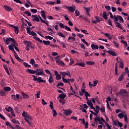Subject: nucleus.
<instances>
[{
	"instance_id": "1",
	"label": "nucleus",
	"mask_w": 129,
	"mask_h": 129,
	"mask_svg": "<svg viewBox=\"0 0 129 129\" xmlns=\"http://www.w3.org/2000/svg\"><path fill=\"white\" fill-rule=\"evenodd\" d=\"M27 72L30 73V74H36L37 76H41L42 75H45V73H44V71L43 69H37L36 71L34 70L28 69Z\"/></svg>"
},
{
	"instance_id": "2",
	"label": "nucleus",
	"mask_w": 129,
	"mask_h": 129,
	"mask_svg": "<svg viewBox=\"0 0 129 129\" xmlns=\"http://www.w3.org/2000/svg\"><path fill=\"white\" fill-rule=\"evenodd\" d=\"M32 77H33V81H38L39 83H46V80L42 79V78L40 77L37 78L34 75L32 76Z\"/></svg>"
},
{
	"instance_id": "3",
	"label": "nucleus",
	"mask_w": 129,
	"mask_h": 129,
	"mask_svg": "<svg viewBox=\"0 0 129 129\" xmlns=\"http://www.w3.org/2000/svg\"><path fill=\"white\" fill-rule=\"evenodd\" d=\"M120 96H123L124 97H128V92L125 89H121L120 90Z\"/></svg>"
},
{
	"instance_id": "4",
	"label": "nucleus",
	"mask_w": 129,
	"mask_h": 129,
	"mask_svg": "<svg viewBox=\"0 0 129 129\" xmlns=\"http://www.w3.org/2000/svg\"><path fill=\"white\" fill-rule=\"evenodd\" d=\"M34 39L39 43H41V44H43H43L46 46H47V45H50V41H48L46 40L43 41L41 40L39 37H35Z\"/></svg>"
},
{
	"instance_id": "5",
	"label": "nucleus",
	"mask_w": 129,
	"mask_h": 129,
	"mask_svg": "<svg viewBox=\"0 0 129 129\" xmlns=\"http://www.w3.org/2000/svg\"><path fill=\"white\" fill-rule=\"evenodd\" d=\"M28 118V119H27ZM26 122H27L29 126H31L32 125V123L31 122H30V121H29V119H30V120H33V118H32V116L31 115H30V114H28L26 116V117L24 118Z\"/></svg>"
},
{
	"instance_id": "6",
	"label": "nucleus",
	"mask_w": 129,
	"mask_h": 129,
	"mask_svg": "<svg viewBox=\"0 0 129 129\" xmlns=\"http://www.w3.org/2000/svg\"><path fill=\"white\" fill-rule=\"evenodd\" d=\"M10 42H12L13 44H16V42L17 41H16V40L11 37L6 38V41H5V43H6V45H10Z\"/></svg>"
},
{
	"instance_id": "7",
	"label": "nucleus",
	"mask_w": 129,
	"mask_h": 129,
	"mask_svg": "<svg viewBox=\"0 0 129 129\" xmlns=\"http://www.w3.org/2000/svg\"><path fill=\"white\" fill-rule=\"evenodd\" d=\"M24 43L27 45L29 48H31V49H35L36 45L34 44V43H32L31 41H24Z\"/></svg>"
},
{
	"instance_id": "8",
	"label": "nucleus",
	"mask_w": 129,
	"mask_h": 129,
	"mask_svg": "<svg viewBox=\"0 0 129 129\" xmlns=\"http://www.w3.org/2000/svg\"><path fill=\"white\" fill-rule=\"evenodd\" d=\"M56 59V63L58 64V65H61V66H64L65 65V63L64 62L61 60H60V56H56L55 57Z\"/></svg>"
},
{
	"instance_id": "9",
	"label": "nucleus",
	"mask_w": 129,
	"mask_h": 129,
	"mask_svg": "<svg viewBox=\"0 0 129 129\" xmlns=\"http://www.w3.org/2000/svg\"><path fill=\"white\" fill-rule=\"evenodd\" d=\"M11 97L13 100L17 101V100H19L20 99V95L18 94H17L16 95L13 94L11 95Z\"/></svg>"
},
{
	"instance_id": "10",
	"label": "nucleus",
	"mask_w": 129,
	"mask_h": 129,
	"mask_svg": "<svg viewBox=\"0 0 129 129\" xmlns=\"http://www.w3.org/2000/svg\"><path fill=\"white\" fill-rule=\"evenodd\" d=\"M10 27H12V28H14L15 29V32L17 35L19 34V27L18 26H15L13 25L10 24Z\"/></svg>"
},
{
	"instance_id": "11",
	"label": "nucleus",
	"mask_w": 129,
	"mask_h": 129,
	"mask_svg": "<svg viewBox=\"0 0 129 129\" xmlns=\"http://www.w3.org/2000/svg\"><path fill=\"white\" fill-rule=\"evenodd\" d=\"M3 8L6 12H12V11H13V8H11L10 6L5 5Z\"/></svg>"
},
{
	"instance_id": "12",
	"label": "nucleus",
	"mask_w": 129,
	"mask_h": 129,
	"mask_svg": "<svg viewBox=\"0 0 129 129\" xmlns=\"http://www.w3.org/2000/svg\"><path fill=\"white\" fill-rule=\"evenodd\" d=\"M63 114L64 115H71V113H72V110H63Z\"/></svg>"
},
{
	"instance_id": "13",
	"label": "nucleus",
	"mask_w": 129,
	"mask_h": 129,
	"mask_svg": "<svg viewBox=\"0 0 129 129\" xmlns=\"http://www.w3.org/2000/svg\"><path fill=\"white\" fill-rule=\"evenodd\" d=\"M126 74V73H122L121 75L118 78V81L121 82L122 81V79L124 78V76H125V75Z\"/></svg>"
},
{
	"instance_id": "14",
	"label": "nucleus",
	"mask_w": 129,
	"mask_h": 129,
	"mask_svg": "<svg viewBox=\"0 0 129 129\" xmlns=\"http://www.w3.org/2000/svg\"><path fill=\"white\" fill-rule=\"evenodd\" d=\"M107 52L108 54H110V55H112V56H114V57H116V56H117V53L114 51L108 50Z\"/></svg>"
},
{
	"instance_id": "15",
	"label": "nucleus",
	"mask_w": 129,
	"mask_h": 129,
	"mask_svg": "<svg viewBox=\"0 0 129 129\" xmlns=\"http://www.w3.org/2000/svg\"><path fill=\"white\" fill-rule=\"evenodd\" d=\"M108 13L107 14L105 11H103L102 17L103 18V19H104V20H105V21L108 19V18L107 17V16H108Z\"/></svg>"
},
{
	"instance_id": "16",
	"label": "nucleus",
	"mask_w": 129,
	"mask_h": 129,
	"mask_svg": "<svg viewBox=\"0 0 129 129\" xmlns=\"http://www.w3.org/2000/svg\"><path fill=\"white\" fill-rule=\"evenodd\" d=\"M68 11L71 12V13H74L75 12V7L73 8V7H67Z\"/></svg>"
},
{
	"instance_id": "17",
	"label": "nucleus",
	"mask_w": 129,
	"mask_h": 129,
	"mask_svg": "<svg viewBox=\"0 0 129 129\" xmlns=\"http://www.w3.org/2000/svg\"><path fill=\"white\" fill-rule=\"evenodd\" d=\"M14 54L16 59H17L19 62H23V60L19 57V55H18V54H17L16 52H14Z\"/></svg>"
},
{
	"instance_id": "18",
	"label": "nucleus",
	"mask_w": 129,
	"mask_h": 129,
	"mask_svg": "<svg viewBox=\"0 0 129 129\" xmlns=\"http://www.w3.org/2000/svg\"><path fill=\"white\" fill-rule=\"evenodd\" d=\"M67 96V95H66V94H60L58 95V97H57V99H59V98H60L61 100L64 99Z\"/></svg>"
},
{
	"instance_id": "19",
	"label": "nucleus",
	"mask_w": 129,
	"mask_h": 129,
	"mask_svg": "<svg viewBox=\"0 0 129 129\" xmlns=\"http://www.w3.org/2000/svg\"><path fill=\"white\" fill-rule=\"evenodd\" d=\"M114 23L116 24V27L117 28H119L121 30H122L123 28L122 27H121V24L120 23H118V22H114Z\"/></svg>"
},
{
	"instance_id": "20",
	"label": "nucleus",
	"mask_w": 129,
	"mask_h": 129,
	"mask_svg": "<svg viewBox=\"0 0 129 129\" xmlns=\"http://www.w3.org/2000/svg\"><path fill=\"white\" fill-rule=\"evenodd\" d=\"M48 82L50 84H51V83H53L54 82V80L53 79V75H50L49 76V78L48 80Z\"/></svg>"
},
{
	"instance_id": "21",
	"label": "nucleus",
	"mask_w": 129,
	"mask_h": 129,
	"mask_svg": "<svg viewBox=\"0 0 129 129\" xmlns=\"http://www.w3.org/2000/svg\"><path fill=\"white\" fill-rule=\"evenodd\" d=\"M91 48L93 50H96L97 49H98L99 48V46H98V45H97L92 44Z\"/></svg>"
},
{
	"instance_id": "22",
	"label": "nucleus",
	"mask_w": 129,
	"mask_h": 129,
	"mask_svg": "<svg viewBox=\"0 0 129 129\" xmlns=\"http://www.w3.org/2000/svg\"><path fill=\"white\" fill-rule=\"evenodd\" d=\"M59 73L60 75L62 76V77H63V78H65V76H66V75H68V73L66 72H60Z\"/></svg>"
},
{
	"instance_id": "23",
	"label": "nucleus",
	"mask_w": 129,
	"mask_h": 129,
	"mask_svg": "<svg viewBox=\"0 0 129 129\" xmlns=\"http://www.w3.org/2000/svg\"><path fill=\"white\" fill-rule=\"evenodd\" d=\"M86 64L87 65H95V62H94V61H86Z\"/></svg>"
},
{
	"instance_id": "24",
	"label": "nucleus",
	"mask_w": 129,
	"mask_h": 129,
	"mask_svg": "<svg viewBox=\"0 0 129 129\" xmlns=\"http://www.w3.org/2000/svg\"><path fill=\"white\" fill-rule=\"evenodd\" d=\"M9 49L11 51H12V52H13L14 53L16 52V51H15V49H14V47H13L12 44H11L10 45H9Z\"/></svg>"
},
{
	"instance_id": "25",
	"label": "nucleus",
	"mask_w": 129,
	"mask_h": 129,
	"mask_svg": "<svg viewBox=\"0 0 129 129\" xmlns=\"http://www.w3.org/2000/svg\"><path fill=\"white\" fill-rule=\"evenodd\" d=\"M52 112H53V116L54 117L57 116V115H58V113H57V112L56 111V110L54 109H52Z\"/></svg>"
},
{
	"instance_id": "26",
	"label": "nucleus",
	"mask_w": 129,
	"mask_h": 129,
	"mask_svg": "<svg viewBox=\"0 0 129 129\" xmlns=\"http://www.w3.org/2000/svg\"><path fill=\"white\" fill-rule=\"evenodd\" d=\"M76 65H79V66H81V67H85V63H84V62H81V63L77 62Z\"/></svg>"
},
{
	"instance_id": "27",
	"label": "nucleus",
	"mask_w": 129,
	"mask_h": 129,
	"mask_svg": "<svg viewBox=\"0 0 129 129\" xmlns=\"http://www.w3.org/2000/svg\"><path fill=\"white\" fill-rule=\"evenodd\" d=\"M123 113H124V112H123V113H119L118 115V117L121 119L122 118H123V117L124 116V115H123Z\"/></svg>"
},
{
	"instance_id": "28",
	"label": "nucleus",
	"mask_w": 129,
	"mask_h": 129,
	"mask_svg": "<svg viewBox=\"0 0 129 129\" xmlns=\"http://www.w3.org/2000/svg\"><path fill=\"white\" fill-rule=\"evenodd\" d=\"M30 28L29 26H27L26 27L27 33V34H29V35H30L31 33H32V31H31V30H30Z\"/></svg>"
},
{
	"instance_id": "29",
	"label": "nucleus",
	"mask_w": 129,
	"mask_h": 129,
	"mask_svg": "<svg viewBox=\"0 0 129 129\" xmlns=\"http://www.w3.org/2000/svg\"><path fill=\"white\" fill-rule=\"evenodd\" d=\"M100 120V117H96L94 118V121L96 123H97V122H99Z\"/></svg>"
},
{
	"instance_id": "30",
	"label": "nucleus",
	"mask_w": 129,
	"mask_h": 129,
	"mask_svg": "<svg viewBox=\"0 0 129 129\" xmlns=\"http://www.w3.org/2000/svg\"><path fill=\"white\" fill-rule=\"evenodd\" d=\"M22 94L23 98H28L29 97V95L27 94H25V93H24V92H22Z\"/></svg>"
},
{
	"instance_id": "31",
	"label": "nucleus",
	"mask_w": 129,
	"mask_h": 129,
	"mask_svg": "<svg viewBox=\"0 0 129 129\" xmlns=\"http://www.w3.org/2000/svg\"><path fill=\"white\" fill-rule=\"evenodd\" d=\"M33 22H40V19L36 16L35 18L33 19Z\"/></svg>"
},
{
	"instance_id": "32",
	"label": "nucleus",
	"mask_w": 129,
	"mask_h": 129,
	"mask_svg": "<svg viewBox=\"0 0 129 129\" xmlns=\"http://www.w3.org/2000/svg\"><path fill=\"white\" fill-rule=\"evenodd\" d=\"M25 15H27L28 17H31L32 16V14L30 13L29 11H25V12H23Z\"/></svg>"
},
{
	"instance_id": "33",
	"label": "nucleus",
	"mask_w": 129,
	"mask_h": 129,
	"mask_svg": "<svg viewBox=\"0 0 129 129\" xmlns=\"http://www.w3.org/2000/svg\"><path fill=\"white\" fill-rule=\"evenodd\" d=\"M117 18H118V19L119 20V21H120L121 22H124V21L123 20V18H122V17L119 16V15H117Z\"/></svg>"
},
{
	"instance_id": "34",
	"label": "nucleus",
	"mask_w": 129,
	"mask_h": 129,
	"mask_svg": "<svg viewBox=\"0 0 129 129\" xmlns=\"http://www.w3.org/2000/svg\"><path fill=\"white\" fill-rule=\"evenodd\" d=\"M30 36H33V37H37L38 35L35 32L31 31V33H30Z\"/></svg>"
},
{
	"instance_id": "35",
	"label": "nucleus",
	"mask_w": 129,
	"mask_h": 129,
	"mask_svg": "<svg viewBox=\"0 0 129 129\" xmlns=\"http://www.w3.org/2000/svg\"><path fill=\"white\" fill-rule=\"evenodd\" d=\"M107 23L109 26H111V27H113V26L112 25V21H111V19H109L107 20Z\"/></svg>"
},
{
	"instance_id": "36",
	"label": "nucleus",
	"mask_w": 129,
	"mask_h": 129,
	"mask_svg": "<svg viewBox=\"0 0 129 129\" xmlns=\"http://www.w3.org/2000/svg\"><path fill=\"white\" fill-rule=\"evenodd\" d=\"M124 121L126 122H128V120H127V115H126V114H125L124 115Z\"/></svg>"
},
{
	"instance_id": "37",
	"label": "nucleus",
	"mask_w": 129,
	"mask_h": 129,
	"mask_svg": "<svg viewBox=\"0 0 129 129\" xmlns=\"http://www.w3.org/2000/svg\"><path fill=\"white\" fill-rule=\"evenodd\" d=\"M28 113L26 112L25 111H23V113H22V116H23V117H27V115H28Z\"/></svg>"
},
{
	"instance_id": "38",
	"label": "nucleus",
	"mask_w": 129,
	"mask_h": 129,
	"mask_svg": "<svg viewBox=\"0 0 129 129\" xmlns=\"http://www.w3.org/2000/svg\"><path fill=\"white\" fill-rule=\"evenodd\" d=\"M55 78H56V80H61V79H62V77H61V75H57L56 76Z\"/></svg>"
},
{
	"instance_id": "39",
	"label": "nucleus",
	"mask_w": 129,
	"mask_h": 129,
	"mask_svg": "<svg viewBox=\"0 0 129 129\" xmlns=\"http://www.w3.org/2000/svg\"><path fill=\"white\" fill-rule=\"evenodd\" d=\"M121 43L123 44L125 47H127V42L124 40H121Z\"/></svg>"
},
{
	"instance_id": "40",
	"label": "nucleus",
	"mask_w": 129,
	"mask_h": 129,
	"mask_svg": "<svg viewBox=\"0 0 129 129\" xmlns=\"http://www.w3.org/2000/svg\"><path fill=\"white\" fill-rule=\"evenodd\" d=\"M62 81H63V82L64 83H68V82H69L68 79H65V78H64V77H62Z\"/></svg>"
},
{
	"instance_id": "41",
	"label": "nucleus",
	"mask_w": 129,
	"mask_h": 129,
	"mask_svg": "<svg viewBox=\"0 0 129 129\" xmlns=\"http://www.w3.org/2000/svg\"><path fill=\"white\" fill-rule=\"evenodd\" d=\"M100 109L101 110V112L102 113L105 112V107L104 106H102V108H101Z\"/></svg>"
},
{
	"instance_id": "42",
	"label": "nucleus",
	"mask_w": 129,
	"mask_h": 129,
	"mask_svg": "<svg viewBox=\"0 0 129 129\" xmlns=\"http://www.w3.org/2000/svg\"><path fill=\"white\" fill-rule=\"evenodd\" d=\"M81 41L83 42V43H84V44H86L87 46H89V44H88V42H87L85 39H82Z\"/></svg>"
},
{
	"instance_id": "43",
	"label": "nucleus",
	"mask_w": 129,
	"mask_h": 129,
	"mask_svg": "<svg viewBox=\"0 0 129 129\" xmlns=\"http://www.w3.org/2000/svg\"><path fill=\"white\" fill-rule=\"evenodd\" d=\"M113 44H114V46H115L116 48H118L119 47V44H118V43L115 41H113Z\"/></svg>"
},
{
	"instance_id": "44",
	"label": "nucleus",
	"mask_w": 129,
	"mask_h": 129,
	"mask_svg": "<svg viewBox=\"0 0 129 129\" xmlns=\"http://www.w3.org/2000/svg\"><path fill=\"white\" fill-rule=\"evenodd\" d=\"M4 89L6 91H11V87H4Z\"/></svg>"
},
{
	"instance_id": "45",
	"label": "nucleus",
	"mask_w": 129,
	"mask_h": 129,
	"mask_svg": "<svg viewBox=\"0 0 129 129\" xmlns=\"http://www.w3.org/2000/svg\"><path fill=\"white\" fill-rule=\"evenodd\" d=\"M83 106V108H80V110H82V109H84V108H86V109H87V108H88V106H87L86 104H84Z\"/></svg>"
},
{
	"instance_id": "46",
	"label": "nucleus",
	"mask_w": 129,
	"mask_h": 129,
	"mask_svg": "<svg viewBox=\"0 0 129 129\" xmlns=\"http://www.w3.org/2000/svg\"><path fill=\"white\" fill-rule=\"evenodd\" d=\"M47 31H49L50 32H50L49 35H51L52 34H54V31L53 30V29H52L50 28H47Z\"/></svg>"
},
{
	"instance_id": "47",
	"label": "nucleus",
	"mask_w": 129,
	"mask_h": 129,
	"mask_svg": "<svg viewBox=\"0 0 129 129\" xmlns=\"http://www.w3.org/2000/svg\"><path fill=\"white\" fill-rule=\"evenodd\" d=\"M104 35L106 37H107V38H108L109 40H111V39H112V38H111V36H109V34L105 33Z\"/></svg>"
},
{
	"instance_id": "48",
	"label": "nucleus",
	"mask_w": 129,
	"mask_h": 129,
	"mask_svg": "<svg viewBox=\"0 0 129 129\" xmlns=\"http://www.w3.org/2000/svg\"><path fill=\"white\" fill-rule=\"evenodd\" d=\"M58 35L59 37H61L62 38H65V35L62 33V32H58Z\"/></svg>"
},
{
	"instance_id": "49",
	"label": "nucleus",
	"mask_w": 129,
	"mask_h": 129,
	"mask_svg": "<svg viewBox=\"0 0 129 129\" xmlns=\"http://www.w3.org/2000/svg\"><path fill=\"white\" fill-rule=\"evenodd\" d=\"M5 110L8 112H10V111H11L13 110V108L11 107H9L8 108H5Z\"/></svg>"
},
{
	"instance_id": "50",
	"label": "nucleus",
	"mask_w": 129,
	"mask_h": 129,
	"mask_svg": "<svg viewBox=\"0 0 129 129\" xmlns=\"http://www.w3.org/2000/svg\"><path fill=\"white\" fill-rule=\"evenodd\" d=\"M49 107H50V108H51L52 110L54 109V107H53V101H50V102Z\"/></svg>"
},
{
	"instance_id": "51",
	"label": "nucleus",
	"mask_w": 129,
	"mask_h": 129,
	"mask_svg": "<svg viewBox=\"0 0 129 129\" xmlns=\"http://www.w3.org/2000/svg\"><path fill=\"white\" fill-rule=\"evenodd\" d=\"M75 14L76 17H78V16H79L80 15V12H79V11L76 10L75 12Z\"/></svg>"
},
{
	"instance_id": "52",
	"label": "nucleus",
	"mask_w": 129,
	"mask_h": 129,
	"mask_svg": "<svg viewBox=\"0 0 129 129\" xmlns=\"http://www.w3.org/2000/svg\"><path fill=\"white\" fill-rule=\"evenodd\" d=\"M11 121L13 122V123H20V122H19L18 120H16L15 119H13Z\"/></svg>"
},
{
	"instance_id": "53",
	"label": "nucleus",
	"mask_w": 129,
	"mask_h": 129,
	"mask_svg": "<svg viewBox=\"0 0 129 129\" xmlns=\"http://www.w3.org/2000/svg\"><path fill=\"white\" fill-rule=\"evenodd\" d=\"M59 26L60 28H61V29H64V28H65V26L62 23H59Z\"/></svg>"
},
{
	"instance_id": "54",
	"label": "nucleus",
	"mask_w": 129,
	"mask_h": 129,
	"mask_svg": "<svg viewBox=\"0 0 129 129\" xmlns=\"http://www.w3.org/2000/svg\"><path fill=\"white\" fill-rule=\"evenodd\" d=\"M46 4L47 5H55V3L54 2L48 1Z\"/></svg>"
},
{
	"instance_id": "55",
	"label": "nucleus",
	"mask_w": 129,
	"mask_h": 129,
	"mask_svg": "<svg viewBox=\"0 0 129 129\" xmlns=\"http://www.w3.org/2000/svg\"><path fill=\"white\" fill-rule=\"evenodd\" d=\"M41 94V92L38 91L37 94H35V96H36L37 98H40V95Z\"/></svg>"
},
{
	"instance_id": "56",
	"label": "nucleus",
	"mask_w": 129,
	"mask_h": 129,
	"mask_svg": "<svg viewBox=\"0 0 129 129\" xmlns=\"http://www.w3.org/2000/svg\"><path fill=\"white\" fill-rule=\"evenodd\" d=\"M97 83H98V81L97 80L94 81L93 84V87H95V86H96L97 85Z\"/></svg>"
},
{
	"instance_id": "57",
	"label": "nucleus",
	"mask_w": 129,
	"mask_h": 129,
	"mask_svg": "<svg viewBox=\"0 0 129 129\" xmlns=\"http://www.w3.org/2000/svg\"><path fill=\"white\" fill-rule=\"evenodd\" d=\"M35 63H36V61H35V59H31L30 60V64H31V65H34V64H35Z\"/></svg>"
},
{
	"instance_id": "58",
	"label": "nucleus",
	"mask_w": 129,
	"mask_h": 129,
	"mask_svg": "<svg viewBox=\"0 0 129 129\" xmlns=\"http://www.w3.org/2000/svg\"><path fill=\"white\" fill-rule=\"evenodd\" d=\"M105 8L107 11H111V8H110V6H105Z\"/></svg>"
},
{
	"instance_id": "59",
	"label": "nucleus",
	"mask_w": 129,
	"mask_h": 129,
	"mask_svg": "<svg viewBox=\"0 0 129 129\" xmlns=\"http://www.w3.org/2000/svg\"><path fill=\"white\" fill-rule=\"evenodd\" d=\"M124 67V64H123V62L121 61L119 63V67L123 69V67Z\"/></svg>"
},
{
	"instance_id": "60",
	"label": "nucleus",
	"mask_w": 129,
	"mask_h": 129,
	"mask_svg": "<svg viewBox=\"0 0 129 129\" xmlns=\"http://www.w3.org/2000/svg\"><path fill=\"white\" fill-rule=\"evenodd\" d=\"M82 19H83V20H84V21H86V22H88L89 23L90 22V20H89V19H88L87 17H83Z\"/></svg>"
},
{
	"instance_id": "61",
	"label": "nucleus",
	"mask_w": 129,
	"mask_h": 129,
	"mask_svg": "<svg viewBox=\"0 0 129 129\" xmlns=\"http://www.w3.org/2000/svg\"><path fill=\"white\" fill-rule=\"evenodd\" d=\"M65 29L67 31H69V32H71V29L70 28V27L67 26H65Z\"/></svg>"
},
{
	"instance_id": "62",
	"label": "nucleus",
	"mask_w": 129,
	"mask_h": 129,
	"mask_svg": "<svg viewBox=\"0 0 129 129\" xmlns=\"http://www.w3.org/2000/svg\"><path fill=\"white\" fill-rule=\"evenodd\" d=\"M84 10H85L86 13H89V12H90V8H86V7H84Z\"/></svg>"
},
{
	"instance_id": "63",
	"label": "nucleus",
	"mask_w": 129,
	"mask_h": 129,
	"mask_svg": "<svg viewBox=\"0 0 129 129\" xmlns=\"http://www.w3.org/2000/svg\"><path fill=\"white\" fill-rule=\"evenodd\" d=\"M58 86H64V83L60 82L59 83H58L57 85H56V87H58Z\"/></svg>"
},
{
	"instance_id": "64",
	"label": "nucleus",
	"mask_w": 129,
	"mask_h": 129,
	"mask_svg": "<svg viewBox=\"0 0 129 129\" xmlns=\"http://www.w3.org/2000/svg\"><path fill=\"white\" fill-rule=\"evenodd\" d=\"M85 95L86 97H90V94L88 93V92H85Z\"/></svg>"
}]
</instances>
